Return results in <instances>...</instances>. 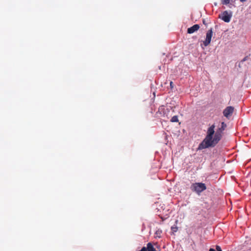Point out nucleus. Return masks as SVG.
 <instances>
[{
    "instance_id": "obj_6",
    "label": "nucleus",
    "mask_w": 251,
    "mask_h": 251,
    "mask_svg": "<svg viewBox=\"0 0 251 251\" xmlns=\"http://www.w3.org/2000/svg\"><path fill=\"white\" fill-rule=\"evenodd\" d=\"M200 28V26L198 24L194 25L192 26L189 27L187 29V33L189 34H192L195 32V31L199 30Z\"/></svg>"
},
{
    "instance_id": "obj_2",
    "label": "nucleus",
    "mask_w": 251,
    "mask_h": 251,
    "mask_svg": "<svg viewBox=\"0 0 251 251\" xmlns=\"http://www.w3.org/2000/svg\"><path fill=\"white\" fill-rule=\"evenodd\" d=\"M190 189L192 191L200 195L204 190L206 189L205 184L202 182H195L191 184Z\"/></svg>"
},
{
    "instance_id": "obj_18",
    "label": "nucleus",
    "mask_w": 251,
    "mask_h": 251,
    "mask_svg": "<svg viewBox=\"0 0 251 251\" xmlns=\"http://www.w3.org/2000/svg\"><path fill=\"white\" fill-rule=\"evenodd\" d=\"M246 57H245V58H244L242 60V62H244V61H246Z\"/></svg>"
},
{
    "instance_id": "obj_12",
    "label": "nucleus",
    "mask_w": 251,
    "mask_h": 251,
    "mask_svg": "<svg viewBox=\"0 0 251 251\" xmlns=\"http://www.w3.org/2000/svg\"><path fill=\"white\" fill-rule=\"evenodd\" d=\"M147 251V248H146V247H143V248L141 249V251Z\"/></svg>"
},
{
    "instance_id": "obj_8",
    "label": "nucleus",
    "mask_w": 251,
    "mask_h": 251,
    "mask_svg": "<svg viewBox=\"0 0 251 251\" xmlns=\"http://www.w3.org/2000/svg\"><path fill=\"white\" fill-rule=\"evenodd\" d=\"M147 251H156L151 243H149L146 247Z\"/></svg>"
},
{
    "instance_id": "obj_15",
    "label": "nucleus",
    "mask_w": 251,
    "mask_h": 251,
    "mask_svg": "<svg viewBox=\"0 0 251 251\" xmlns=\"http://www.w3.org/2000/svg\"><path fill=\"white\" fill-rule=\"evenodd\" d=\"M202 22H203V24L204 25H206V24H207L206 23V22H205V20H203Z\"/></svg>"
},
{
    "instance_id": "obj_16",
    "label": "nucleus",
    "mask_w": 251,
    "mask_h": 251,
    "mask_svg": "<svg viewBox=\"0 0 251 251\" xmlns=\"http://www.w3.org/2000/svg\"><path fill=\"white\" fill-rule=\"evenodd\" d=\"M163 106H160L158 109V111L159 112L162 109Z\"/></svg>"
},
{
    "instance_id": "obj_10",
    "label": "nucleus",
    "mask_w": 251,
    "mask_h": 251,
    "mask_svg": "<svg viewBox=\"0 0 251 251\" xmlns=\"http://www.w3.org/2000/svg\"><path fill=\"white\" fill-rule=\"evenodd\" d=\"M216 251H222L221 247L219 246H218V245H217L216 246Z\"/></svg>"
},
{
    "instance_id": "obj_11",
    "label": "nucleus",
    "mask_w": 251,
    "mask_h": 251,
    "mask_svg": "<svg viewBox=\"0 0 251 251\" xmlns=\"http://www.w3.org/2000/svg\"><path fill=\"white\" fill-rule=\"evenodd\" d=\"M172 230L173 232H176L177 230V227H172Z\"/></svg>"
},
{
    "instance_id": "obj_13",
    "label": "nucleus",
    "mask_w": 251,
    "mask_h": 251,
    "mask_svg": "<svg viewBox=\"0 0 251 251\" xmlns=\"http://www.w3.org/2000/svg\"><path fill=\"white\" fill-rule=\"evenodd\" d=\"M170 84L171 87L173 88V82L171 81Z\"/></svg>"
},
{
    "instance_id": "obj_14",
    "label": "nucleus",
    "mask_w": 251,
    "mask_h": 251,
    "mask_svg": "<svg viewBox=\"0 0 251 251\" xmlns=\"http://www.w3.org/2000/svg\"><path fill=\"white\" fill-rule=\"evenodd\" d=\"M209 251H216L215 249H213V248H210L209 249Z\"/></svg>"
},
{
    "instance_id": "obj_19",
    "label": "nucleus",
    "mask_w": 251,
    "mask_h": 251,
    "mask_svg": "<svg viewBox=\"0 0 251 251\" xmlns=\"http://www.w3.org/2000/svg\"><path fill=\"white\" fill-rule=\"evenodd\" d=\"M241 2H244L245 1H246V0H240Z\"/></svg>"
},
{
    "instance_id": "obj_3",
    "label": "nucleus",
    "mask_w": 251,
    "mask_h": 251,
    "mask_svg": "<svg viewBox=\"0 0 251 251\" xmlns=\"http://www.w3.org/2000/svg\"><path fill=\"white\" fill-rule=\"evenodd\" d=\"M232 16V12L225 11L219 15V18L222 19L225 22L229 23L231 20Z\"/></svg>"
},
{
    "instance_id": "obj_17",
    "label": "nucleus",
    "mask_w": 251,
    "mask_h": 251,
    "mask_svg": "<svg viewBox=\"0 0 251 251\" xmlns=\"http://www.w3.org/2000/svg\"><path fill=\"white\" fill-rule=\"evenodd\" d=\"M153 98H155V92H153Z\"/></svg>"
},
{
    "instance_id": "obj_4",
    "label": "nucleus",
    "mask_w": 251,
    "mask_h": 251,
    "mask_svg": "<svg viewBox=\"0 0 251 251\" xmlns=\"http://www.w3.org/2000/svg\"><path fill=\"white\" fill-rule=\"evenodd\" d=\"M213 31L212 29L208 30L206 33V39L205 41H203V45L204 46L206 47L209 45L211 42V38L212 36Z\"/></svg>"
},
{
    "instance_id": "obj_1",
    "label": "nucleus",
    "mask_w": 251,
    "mask_h": 251,
    "mask_svg": "<svg viewBox=\"0 0 251 251\" xmlns=\"http://www.w3.org/2000/svg\"><path fill=\"white\" fill-rule=\"evenodd\" d=\"M215 126L212 125L207 129L205 137L199 144L197 150L215 147L221 140L222 134L219 131L215 132Z\"/></svg>"
},
{
    "instance_id": "obj_9",
    "label": "nucleus",
    "mask_w": 251,
    "mask_h": 251,
    "mask_svg": "<svg viewBox=\"0 0 251 251\" xmlns=\"http://www.w3.org/2000/svg\"><path fill=\"white\" fill-rule=\"evenodd\" d=\"M171 122H178V117L177 116H174L171 119Z\"/></svg>"
},
{
    "instance_id": "obj_7",
    "label": "nucleus",
    "mask_w": 251,
    "mask_h": 251,
    "mask_svg": "<svg viewBox=\"0 0 251 251\" xmlns=\"http://www.w3.org/2000/svg\"><path fill=\"white\" fill-rule=\"evenodd\" d=\"M226 126V124L224 122H222L221 123V127L219 128L216 131H219L220 133L222 134V132L225 129Z\"/></svg>"
},
{
    "instance_id": "obj_5",
    "label": "nucleus",
    "mask_w": 251,
    "mask_h": 251,
    "mask_svg": "<svg viewBox=\"0 0 251 251\" xmlns=\"http://www.w3.org/2000/svg\"><path fill=\"white\" fill-rule=\"evenodd\" d=\"M234 110V108L232 106H227L223 111L224 115L227 118L228 116L231 115Z\"/></svg>"
}]
</instances>
